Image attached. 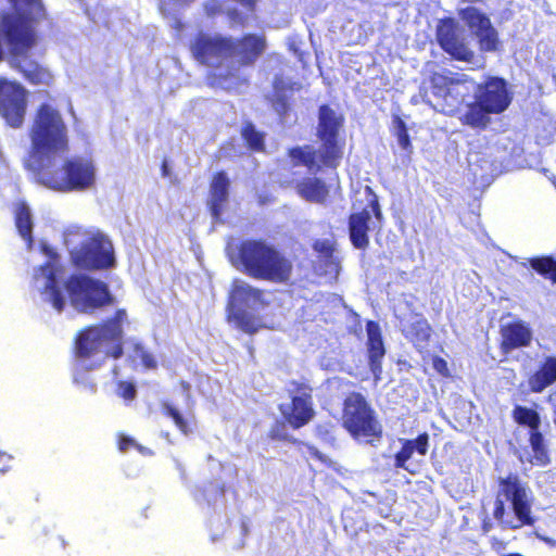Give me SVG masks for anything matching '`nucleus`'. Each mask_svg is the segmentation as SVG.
<instances>
[{"mask_svg": "<svg viewBox=\"0 0 556 556\" xmlns=\"http://www.w3.org/2000/svg\"><path fill=\"white\" fill-rule=\"evenodd\" d=\"M266 49V36L255 33H247L240 37L199 33L190 45L192 56L203 65L219 67L224 61L235 63V67L214 75L218 85H238L245 81L240 77L238 70L252 67Z\"/></svg>", "mask_w": 556, "mask_h": 556, "instance_id": "1", "label": "nucleus"}, {"mask_svg": "<svg viewBox=\"0 0 556 556\" xmlns=\"http://www.w3.org/2000/svg\"><path fill=\"white\" fill-rule=\"evenodd\" d=\"M128 324L127 311L117 308L100 323L84 327L74 338L75 358L89 370L101 367L106 358L119 359L124 355V326Z\"/></svg>", "mask_w": 556, "mask_h": 556, "instance_id": "2", "label": "nucleus"}, {"mask_svg": "<svg viewBox=\"0 0 556 556\" xmlns=\"http://www.w3.org/2000/svg\"><path fill=\"white\" fill-rule=\"evenodd\" d=\"M27 135L30 142L24 160L27 170L70 151L68 126L60 108L51 101L41 102L35 109Z\"/></svg>", "mask_w": 556, "mask_h": 556, "instance_id": "3", "label": "nucleus"}, {"mask_svg": "<svg viewBox=\"0 0 556 556\" xmlns=\"http://www.w3.org/2000/svg\"><path fill=\"white\" fill-rule=\"evenodd\" d=\"M344 118L338 115L328 104L318 109L317 137L320 140L319 149L311 144L295 146L287 150L293 167L304 166L313 174L324 168L336 169L343 157V142L338 139Z\"/></svg>", "mask_w": 556, "mask_h": 556, "instance_id": "4", "label": "nucleus"}, {"mask_svg": "<svg viewBox=\"0 0 556 556\" xmlns=\"http://www.w3.org/2000/svg\"><path fill=\"white\" fill-rule=\"evenodd\" d=\"M236 264L248 277L277 285L288 283L294 271L292 260L263 239L242 240L237 248Z\"/></svg>", "mask_w": 556, "mask_h": 556, "instance_id": "5", "label": "nucleus"}, {"mask_svg": "<svg viewBox=\"0 0 556 556\" xmlns=\"http://www.w3.org/2000/svg\"><path fill=\"white\" fill-rule=\"evenodd\" d=\"M56 157H49L30 168L36 181L56 192L85 191L96 184V165L90 157L74 155L56 165Z\"/></svg>", "mask_w": 556, "mask_h": 556, "instance_id": "6", "label": "nucleus"}, {"mask_svg": "<svg viewBox=\"0 0 556 556\" xmlns=\"http://www.w3.org/2000/svg\"><path fill=\"white\" fill-rule=\"evenodd\" d=\"M493 517L504 529L517 530L535 522L526 485L517 473L497 479Z\"/></svg>", "mask_w": 556, "mask_h": 556, "instance_id": "7", "label": "nucleus"}, {"mask_svg": "<svg viewBox=\"0 0 556 556\" xmlns=\"http://www.w3.org/2000/svg\"><path fill=\"white\" fill-rule=\"evenodd\" d=\"M12 9L9 12H15L29 21L34 34L33 45L18 54H13L7 49L11 59L12 66L17 70L25 80L31 85L50 86L53 83V74L49 68L42 66L34 60H27L28 52L34 49L39 40L37 26L41 21L48 18L46 7L41 0H8Z\"/></svg>", "mask_w": 556, "mask_h": 556, "instance_id": "8", "label": "nucleus"}, {"mask_svg": "<svg viewBox=\"0 0 556 556\" xmlns=\"http://www.w3.org/2000/svg\"><path fill=\"white\" fill-rule=\"evenodd\" d=\"M513 94L505 78L488 76L476 86L475 101L468 105L467 112L460 117L463 125L484 129L490 118L488 115L501 114L508 109Z\"/></svg>", "mask_w": 556, "mask_h": 556, "instance_id": "9", "label": "nucleus"}, {"mask_svg": "<svg viewBox=\"0 0 556 556\" xmlns=\"http://www.w3.org/2000/svg\"><path fill=\"white\" fill-rule=\"evenodd\" d=\"M265 295L264 289L253 287L243 280H233L227 301V319L241 331L255 333L262 327V319L252 311L268 307L270 302Z\"/></svg>", "mask_w": 556, "mask_h": 556, "instance_id": "10", "label": "nucleus"}, {"mask_svg": "<svg viewBox=\"0 0 556 556\" xmlns=\"http://www.w3.org/2000/svg\"><path fill=\"white\" fill-rule=\"evenodd\" d=\"M341 426L355 440L372 442L382 437L376 412L361 392H350L343 400Z\"/></svg>", "mask_w": 556, "mask_h": 556, "instance_id": "11", "label": "nucleus"}, {"mask_svg": "<svg viewBox=\"0 0 556 556\" xmlns=\"http://www.w3.org/2000/svg\"><path fill=\"white\" fill-rule=\"evenodd\" d=\"M64 287L72 306L81 314H94L116 302L104 281L87 275H71Z\"/></svg>", "mask_w": 556, "mask_h": 556, "instance_id": "12", "label": "nucleus"}, {"mask_svg": "<svg viewBox=\"0 0 556 556\" xmlns=\"http://www.w3.org/2000/svg\"><path fill=\"white\" fill-rule=\"evenodd\" d=\"M473 79L465 74L433 72L429 76V90L444 115L453 116L470 94Z\"/></svg>", "mask_w": 556, "mask_h": 556, "instance_id": "13", "label": "nucleus"}, {"mask_svg": "<svg viewBox=\"0 0 556 556\" xmlns=\"http://www.w3.org/2000/svg\"><path fill=\"white\" fill-rule=\"evenodd\" d=\"M34 42V34L29 21L15 12L3 10L0 13V61L3 59L5 46L13 54H18Z\"/></svg>", "mask_w": 556, "mask_h": 556, "instance_id": "14", "label": "nucleus"}, {"mask_svg": "<svg viewBox=\"0 0 556 556\" xmlns=\"http://www.w3.org/2000/svg\"><path fill=\"white\" fill-rule=\"evenodd\" d=\"M75 267L86 270L106 269L114 265V252L110 242L91 237L71 252Z\"/></svg>", "mask_w": 556, "mask_h": 556, "instance_id": "15", "label": "nucleus"}, {"mask_svg": "<svg viewBox=\"0 0 556 556\" xmlns=\"http://www.w3.org/2000/svg\"><path fill=\"white\" fill-rule=\"evenodd\" d=\"M27 110V91L17 81L0 78V115L11 128L24 125Z\"/></svg>", "mask_w": 556, "mask_h": 556, "instance_id": "16", "label": "nucleus"}, {"mask_svg": "<svg viewBox=\"0 0 556 556\" xmlns=\"http://www.w3.org/2000/svg\"><path fill=\"white\" fill-rule=\"evenodd\" d=\"M295 394L291 395L289 405H280L279 410L291 428L300 429L307 425L315 416L313 403V388L306 383L292 380Z\"/></svg>", "mask_w": 556, "mask_h": 556, "instance_id": "17", "label": "nucleus"}, {"mask_svg": "<svg viewBox=\"0 0 556 556\" xmlns=\"http://www.w3.org/2000/svg\"><path fill=\"white\" fill-rule=\"evenodd\" d=\"M459 17L477 36L482 52H493L498 49L500 40L496 29L490 18L477 8L467 7L459 11Z\"/></svg>", "mask_w": 556, "mask_h": 556, "instance_id": "18", "label": "nucleus"}, {"mask_svg": "<svg viewBox=\"0 0 556 556\" xmlns=\"http://www.w3.org/2000/svg\"><path fill=\"white\" fill-rule=\"evenodd\" d=\"M53 258H58V255L53 254L51 260L38 266L34 278L45 279V286L41 290L43 300L58 313H61L66 306V299L59 280V275L62 271V268L53 261Z\"/></svg>", "mask_w": 556, "mask_h": 556, "instance_id": "19", "label": "nucleus"}, {"mask_svg": "<svg viewBox=\"0 0 556 556\" xmlns=\"http://www.w3.org/2000/svg\"><path fill=\"white\" fill-rule=\"evenodd\" d=\"M498 349L503 355L531 345L533 332L522 319H514L500 326Z\"/></svg>", "mask_w": 556, "mask_h": 556, "instance_id": "20", "label": "nucleus"}, {"mask_svg": "<svg viewBox=\"0 0 556 556\" xmlns=\"http://www.w3.org/2000/svg\"><path fill=\"white\" fill-rule=\"evenodd\" d=\"M435 36L442 50L448 53L454 60L463 62H471L473 60V51L458 38L452 20L447 18L441 21L437 27Z\"/></svg>", "mask_w": 556, "mask_h": 556, "instance_id": "21", "label": "nucleus"}, {"mask_svg": "<svg viewBox=\"0 0 556 556\" xmlns=\"http://www.w3.org/2000/svg\"><path fill=\"white\" fill-rule=\"evenodd\" d=\"M301 89L302 85L298 81H287L281 75L274 77L273 93L269 97V103L280 122H285L292 112V94L294 91H300Z\"/></svg>", "mask_w": 556, "mask_h": 556, "instance_id": "22", "label": "nucleus"}, {"mask_svg": "<svg viewBox=\"0 0 556 556\" xmlns=\"http://www.w3.org/2000/svg\"><path fill=\"white\" fill-rule=\"evenodd\" d=\"M366 330L368 367L374 376L375 382H379L382 379V362L386 355L383 338L377 321L368 320Z\"/></svg>", "mask_w": 556, "mask_h": 556, "instance_id": "23", "label": "nucleus"}, {"mask_svg": "<svg viewBox=\"0 0 556 556\" xmlns=\"http://www.w3.org/2000/svg\"><path fill=\"white\" fill-rule=\"evenodd\" d=\"M230 180L224 170L216 172L210 181L208 210L215 220L220 219L228 202Z\"/></svg>", "mask_w": 556, "mask_h": 556, "instance_id": "24", "label": "nucleus"}, {"mask_svg": "<svg viewBox=\"0 0 556 556\" xmlns=\"http://www.w3.org/2000/svg\"><path fill=\"white\" fill-rule=\"evenodd\" d=\"M312 249L317 255V261L325 275L338 277L341 270V260L337 255V241L334 238L316 239Z\"/></svg>", "mask_w": 556, "mask_h": 556, "instance_id": "25", "label": "nucleus"}, {"mask_svg": "<svg viewBox=\"0 0 556 556\" xmlns=\"http://www.w3.org/2000/svg\"><path fill=\"white\" fill-rule=\"evenodd\" d=\"M556 382V356L546 355L539 363L536 369L527 379L531 393H542Z\"/></svg>", "mask_w": 556, "mask_h": 556, "instance_id": "26", "label": "nucleus"}, {"mask_svg": "<svg viewBox=\"0 0 556 556\" xmlns=\"http://www.w3.org/2000/svg\"><path fill=\"white\" fill-rule=\"evenodd\" d=\"M429 434L427 432L419 433L415 439L402 440L401 448L394 455V467L404 469L409 473H416L415 470L409 469L407 462L416 452L420 456H426L429 450Z\"/></svg>", "mask_w": 556, "mask_h": 556, "instance_id": "27", "label": "nucleus"}, {"mask_svg": "<svg viewBox=\"0 0 556 556\" xmlns=\"http://www.w3.org/2000/svg\"><path fill=\"white\" fill-rule=\"evenodd\" d=\"M369 220L370 213L364 208L361 212L352 213L349 216V235L352 245L355 249L366 250L369 245Z\"/></svg>", "mask_w": 556, "mask_h": 556, "instance_id": "28", "label": "nucleus"}, {"mask_svg": "<svg viewBox=\"0 0 556 556\" xmlns=\"http://www.w3.org/2000/svg\"><path fill=\"white\" fill-rule=\"evenodd\" d=\"M296 193L307 202L325 203L329 198V187L318 177H304L295 184Z\"/></svg>", "mask_w": 556, "mask_h": 556, "instance_id": "29", "label": "nucleus"}, {"mask_svg": "<svg viewBox=\"0 0 556 556\" xmlns=\"http://www.w3.org/2000/svg\"><path fill=\"white\" fill-rule=\"evenodd\" d=\"M402 332L406 339L417 346L430 341L432 328L425 317L417 315L403 326Z\"/></svg>", "mask_w": 556, "mask_h": 556, "instance_id": "30", "label": "nucleus"}, {"mask_svg": "<svg viewBox=\"0 0 556 556\" xmlns=\"http://www.w3.org/2000/svg\"><path fill=\"white\" fill-rule=\"evenodd\" d=\"M14 222L18 235L27 243L28 247L33 245V220L30 210L25 202H20L14 211Z\"/></svg>", "mask_w": 556, "mask_h": 556, "instance_id": "31", "label": "nucleus"}, {"mask_svg": "<svg viewBox=\"0 0 556 556\" xmlns=\"http://www.w3.org/2000/svg\"><path fill=\"white\" fill-rule=\"evenodd\" d=\"M527 264L542 278L556 285V258L552 255H541L527 258Z\"/></svg>", "mask_w": 556, "mask_h": 556, "instance_id": "32", "label": "nucleus"}, {"mask_svg": "<svg viewBox=\"0 0 556 556\" xmlns=\"http://www.w3.org/2000/svg\"><path fill=\"white\" fill-rule=\"evenodd\" d=\"M529 444L532 450V463L536 466H546L549 464V453L545 444V439L540 430L529 431Z\"/></svg>", "mask_w": 556, "mask_h": 556, "instance_id": "33", "label": "nucleus"}, {"mask_svg": "<svg viewBox=\"0 0 556 556\" xmlns=\"http://www.w3.org/2000/svg\"><path fill=\"white\" fill-rule=\"evenodd\" d=\"M240 134L247 148L250 151H265V132L257 130L252 122H244V124L241 127Z\"/></svg>", "mask_w": 556, "mask_h": 556, "instance_id": "34", "label": "nucleus"}, {"mask_svg": "<svg viewBox=\"0 0 556 556\" xmlns=\"http://www.w3.org/2000/svg\"><path fill=\"white\" fill-rule=\"evenodd\" d=\"M511 417L517 425L528 427L529 431L540 430L541 417L533 408L516 405L511 412Z\"/></svg>", "mask_w": 556, "mask_h": 556, "instance_id": "35", "label": "nucleus"}, {"mask_svg": "<svg viewBox=\"0 0 556 556\" xmlns=\"http://www.w3.org/2000/svg\"><path fill=\"white\" fill-rule=\"evenodd\" d=\"M129 359L131 362L140 361L141 365L147 369H154L157 366L153 354L141 342H134L131 344Z\"/></svg>", "mask_w": 556, "mask_h": 556, "instance_id": "36", "label": "nucleus"}, {"mask_svg": "<svg viewBox=\"0 0 556 556\" xmlns=\"http://www.w3.org/2000/svg\"><path fill=\"white\" fill-rule=\"evenodd\" d=\"M161 409L162 413L166 416L172 418L177 429L184 433L188 434L190 432L189 424L187 419L182 416V414L169 402L163 401L161 403Z\"/></svg>", "mask_w": 556, "mask_h": 556, "instance_id": "37", "label": "nucleus"}, {"mask_svg": "<svg viewBox=\"0 0 556 556\" xmlns=\"http://www.w3.org/2000/svg\"><path fill=\"white\" fill-rule=\"evenodd\" d=\"M393 124L395 127V137L400 147L407 153H412L413 144L405 122L396 115L393 117Z\"/></svg>", "mask_w": 556, "mask_h": 556, "instance_id": "38", "label": "nucleus"}, {"mask_svg": "<svg viewBox=\"0 0 556 556\" xmlns=\"http://www.w3.org/2000/svg\"><path fill=\"white\" fill-rule=\"evenodd\" d=\"M116 394L125 402H131L137 396V388L131 381L118 380L116 382Z\"/></svg>", "mask_w": 556, "mask_h": 556, "instance_id": "39", "label": "nucleus"}, {"mask_svg": "<svg viewBox=\"0 0 556 556\" xmlns=\"http://www.w3.org/2000/svg\"><path fill=\"white\" fill-rule=\"evenodd\" d=\"M431 361H432V367L433 369L442 377V378H450L451 377V371H450V368H448V365H447V362L439 356V355H433L431 357Z\"/></svg>", "mask_w": 556, "mask_h": 556, "instance_id": "40", "label": "nucleus"}, {"mask_svg": "<svg viewBox=\"0 0 556 556\" xmlns=\"http://www.w3.org/2000/svg\"><path fill=\"white\" fill-rule=\"evenodd\" d=\"M268 437L271 440L291 441L290 437L285 432L283 424L278 421L269 430Z\"/></svg>", "mask_w": 556, "mask_h": 556, "instance_id": "41", "label": "nucleus"}, {"mask_svg": "<svg viewBox=\"0 0 556 556\" xmlns=\"http://www.w3.org/2000/svg\"><path fill=\"white\" fill-rule=\"evenodd\" d=\"M117 445L121 452H126L129 447L135 445V440L127 435H121Z\"/></svg>", "mask_w": 556, "mask_h": 556, "instance_id": "42", "label": "nucleus"}, {"mask_svg": "<svg viewBox=\"0 0 556 556\" xmlns=\"http://www.w3.org/2000/svg\"><path fill=\"white\" fill-rule=\"evenodd\" d=\"M490 545H491V548L493 551H495L496 553H501V552H503L506 548L507 544L502 539L496 538V536H492L490 539Z\"/></svg>", "mask_w": 556, "mask_h": 556, "instance_id": "43", "label": "nucleus"}, {"mask_svg": "<svg viewBox=\"0 0 556 556\" xmlns=\"http://www.w3.org/2000/svg\"><path fill=\"white\" fill-rule=\"evenodd\" d=\"M370 207H371V211L375 215V217L380 220L382 218V213L380 211V206H379V203H378V200L376 198H374L371 201H370Z\"/></svg>", "mask_w": 556, "mask_h": 556, "instance_id": "44", "label": "nucleus"}, {"mask_svg": "<svg viewBox=\"0 0 556 556\" xmlns=\"http://www.w3.org/2000/svg\"><path fill=\"white\" fill-rule=\"evenodd\" d=\"M161 169H162V175H163L164 177L169 176V168H168L167 161H163L162 166H161Z\"/></svg>", "mask_w": 556, "mask_h": 556, "instance_id": "45", "label": "nucleus"}, {"mask_svg": "<svg viewBox=\"0 0 556 556\" xmlns=\"http://www.w3.org/2000/svg\"><path fill=\"white\" fill-rule=\"evenodd\" d=\"M491 527H492L491 523L488 521H483L481 525V528L484 533L489 532L491 530Z\"/></svg>", "mask_w": 556, "mask_h": 556, "instance_id": "46", "label": "nucleus"}, {"mask_svg": "<svg viewBox=\"0 0 556 556\" xmlns=\"http://www.w3.org/2000/svg\"><path fill=\"white\" fill-rule=\"evenodd\" d=\"M503 556H523V555L520 554V553H509V554H506V555H503Z\"/></svg>", "mask_w": 556, "mask_h": 556, "instance_id": "47", "label": "nucleus"}, {"mask_svg": "<svg viewBox=\"0 0 556 556\" xmlns=\"http://www.w3.org/2000/svg\"><path fill=\"white\" fill-rule=\"evenodd\" d=\"M312 454H313L314 456H316V457L320 458V454H319V452H318V451H316L315 453H312Z\"/></svg>", "mask_w": 556, "mask_h": 556, "instance_id": "48", "label": "nucleus"}]
</instances>
